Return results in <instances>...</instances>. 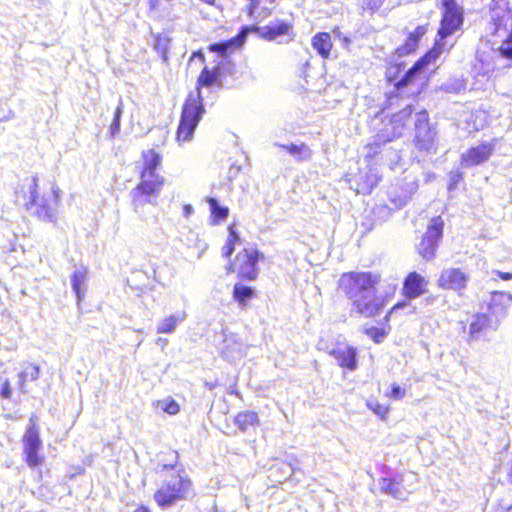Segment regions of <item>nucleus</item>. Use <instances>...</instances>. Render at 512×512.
Wrapping results in <instances>:
<instances>
[{
	"label": "nucleus",
	"mask_w": 512,
	"mask_h": 512,
	"mask_svg": "<svg viewBox=\"0 0 512 512\" xmlns=\"http://www.w3.org/2000/svg\"><path fill=\"white\" fill-rule=\"evenodd\" d=\"M381 274L374 271L351 270L343 272L336 282V292L350 302L352 313L361 318L374 319L385 309L388 298L378 294Z\"/></svg>",
	"instance_id": "obj_1"
},
{
	"label": "nucleus",
	"mask_w": 512,
	"mask_h": 512,
	"mask_svg": "<svg viewBox=\"0 0 512 512\" xmlns=\"http://www.w3.org/2000/svg\"><path fill=\"white\" fill-rule=\"evenodd\" d=\"M223 86V73L221 62L213 67L205 65L200 71L194 91L188 93L181 110L180 121L176 130L178 143L188 142L205 113L202 88H221Z\"/></svg>",
	"instance_id": "obj_2"
},
{
	"label": "nucleus",
	"mask_w": 512,
	"mask_h": 512,
	"mask_svg": "<svg viewBox=\"0 0 512 512\" xmlns=\"http://www.w3.org/2000/svg\"><path fill=\"white\" fill-rule=\"evenodd\" d=\"M443 46V43L435 42L407 70H405L404 62L389 63L385 70L386 82L392 85L398 93L414 89L417 94H420L429 82L430 74L427 71V67L438 59L443 51Z\"/></svg>",
	"instance_id": "obj_3"
},
{
	"label": "nucleus",
	"mask_w": 512,
	"mask_h": 512,
	"mask_svg": "<svg viewBox=\"0 0 512 512\" xmlns=\"http://www.w3.org/2000/svg\"><path fill=\"white\" fill-rule=\"evenodd\" d=\"M140 160L139 181L131 191V203L135 212H139L145 204H156L166 184L165 177L158 171L163 161L160 152L154 148L143 150Z\"/></svg>",
	"instance_id": "obj_4"
},
{
	"label": "nucleus",
	"mask_w": 512,
	"mask_h": 512,
	"mask_svg": "<svg viewBox=\"0 0 512 512\" xmlns=\"http://www.w3.org/2000/svg\"><path fill=\"white\" fill-rule=\"evenodd\" d=\"M16 199L17 201L22 200L26 210L34 208V214L38 219L52 221L60 203V189L53 187L48 195H40L38 176L35 174L27 178L16 191Z\"/></svg>",
	"instance_id": "obj_5"
},
{
	"label": "nucleus",
	"mask_w": 512,
	"mask_h": 512,
	"mask_svg": "<svg viewBox=\"0 0 512 512\" xmlns=\"http://www.w3.org/2000/svg\"><path fill=\"white\" fill-rule=\"evenodd\" d=\"M192 491V479L183 471L176 472L162 480L153 494V499L158 507L164 509L186 500Z\"/></svg>",
	"instance_id": "obj_6"
},
{
	"label": "nucleus",
	"mask_w": 512,
	"mask_h": 512,
	"mask_svg": "<svg viewBox=\"0 0 512 512\" xmlns=\"http://www.w3.org/2000/svg\"><path fill=\"white\" fill-rule=\"evenodd\" d=\"M264 259V254L256 247H245L227 264V273H236L240 281H255L259 276L258 262Z\"/></svg>",
	"instance_id": "obj_7"
},
{
	"label": "nucleus",
	"mask_w": 512,
	"mask_h": 512,
	"mask_svg": "<svg viewBox=\"0 0 512 512\" xmlns=\"http://www.w3.org/2000/svg\"><path fill=\"white\" fill-rule=\"evenodd\" d=\"M439 8L441 9V19L437 35L444 40L462 29L465 13L457 0H440Z\"/></svg>",
	"instance_id": "obj_8"
},
{
	"label": "nucleus",
	"mask_w": 512,
	"mask_h": 512,
	"mask_svg": "<svg viewBox=\"0 0 512 512\" xmlns=\"http://www.w3.org/2000/svg\"><path fill=\"white\" fill-rule=\"evenodd\" d=\"M443 232L444 220L441 216L433 217L417 245V253L422 259L431 261L436 257L438 247L443 238Z\"/></svg>",
	"instance_id": "obj_9"
},
{
	"label": "nucleus",
	"mask_w": 512,
	"mask_h": 512,
	"mask_svg": "<svg viewBox=\"0 0 512 512\" xmlns=\"http://www.w3.org/2000/svg\"><path fill=\"white\" fill-rule=\"evenodd\" d=\"M414 108L412 105H406L401 110L386 116L382 119V128L380 132L386 136V140L391 142L402 137L410 128Z\"/></svg>",
	"instance_id": "obj_10"
},
{
	"label": "nucleus",
	"mask_w": 512,
	"mask_h": 512,
	"mask_svg": "<svg viewBox=\"0 0 512 512\" xmlns=\"http://www.w3.org/2000/svg\"><path fill=\"white\" fill-rule=\"evenodd\" d=\"M35 418V416L30 417V424L27 427L26 433L22 439L25 456L24 459L30 468L40 467L44 462V457L39 454L42 441L40 439Z\"/></svg>",
	"instance_id": "obj_11"
},
{
	"label": "nucleus",
	"mask_w": 512,
	"mask_h": 512,
	"mask_svg": "<svg viewBox=\"0 0 512 512\" xmlns=\"http://www.w3.org/2000/svg\"><path fill=\"white\" fill-rule=\"evenodd\" d=\"M414 127L416 148L420 151L430 150L434 144L436 132L429 124V114L425 109L415 113Z\"/></svg>",
	"instance_id": "obj_12"
},
{
	"label": "nucleus",
	"mask_w": 512,
	"mask_h": 512,
	"mask_svg": "<svg viewBox=\"0 0 512 512\" xmlns=\"http://www.w3.org/2000/svg\"><path fill=\"white\" fill-rule=\"evenodd\" d=\"M490 14V29L494 36L507 31L508 20L511 17L512 7L509 0H491L488 5Z\"/></svg>",
	"instance_id": "obj_13"
},
{
	"label": "nucleus",
	"mask_w": 512,
	"mask_h": 512,
	"mask_svg": "<svg viewBox=\"0 0 512 512\" xmlns=\"http://www.w3.org/2000/svg\"><path fill=\"white\" fill-rule=\"evenodd\" d=\"M496 143L497 140L493 139L468 148L460 156V165L464 168H471L487 162L494 154Z\"/></svg>",
	"instance_id": "obj_14"
},
{
	"label": "nucleus",
	"mask_w": 512,
	"mask_h": 512,
	"mask_svg": "<svg viewBox=\"0 0 512 512\" xmlns=\"http://www.w3.org/2000/svg\"><path fill=\"white\" fill-rule=\"evenodd\" d=\"M469 277L459 268H448L443 270L437 279V286L443 290L456 291L462 294L468 285Z\"/></svg>",
	"instance_id": "obj_15"
},
{
	"label": "nucleus",
	"mask_w": 512,
	"mask_h": 512,
	"mask_svg": "<svg viewBox=\"0 0 512 512\" xmlns=\"http://www.w3.org/2000/svg\"><path fill=\"white\" fill-rule=\"evenodd\" d=\"M498 325L495 324L489 314L484 312L475 313L469 323L467 341L474 342L485 338L491 331H496Z\"/></svg>",
	"instance_id": "obj_16"
},
{
	"label": "nucleus",
	"mask_w": 512,
	"mask_h": 512,
	"mask_svg": "<svg viewBox=\"0 0 512 512\" xmlns=\"http://www.w3.org/2000/svg\"><path fill=\"white\" fill-rule=\"evenodd\" d=\"M339 365L340 368L348 371H354L358 366V351L357 348L344 343L336 342L334 347L329 351Z\"/></svg>",
	"instance_id": "obj_17"
},
{
	"label": "nucleus",
	"mask_w": 512,
	"mask_h": 512,
	"mask_svg": "<svg viewBox=\"0 0 512 512\" xmlns=\"http://www.w3.org/2000/svg\"><path fill=\"white\" fill-rule=\"evenodd\" d=\"M512 305V294L502 291H494L488 303V312L495 324L499 325L500 319L505 317Z\"/></svg>",
	"instance_id": "obj_18"
},
{
	"label": "nucleus",
	"mask_w": 512,
	"mask_h": 512,
	"mask_svg": "<svg viewBox=\"0 0 512 512\" xmlns=\"http://www.w3.org/2000/svg\"><path fill=\"white\" fill-rule=\"evenodd\" d=\"M427 291L426 279L416 271L409 272L403 281L402 294L407 299H415Z\"/></svg>",
	"instance_id": "obj_19"
},
{
	"label": "nucleus",
	"mask_w": 512,
	"mask_h": 512,
	"mask_svg": "<svg viewBox=\"0 0 512 512\" xmlns=\"http://www.w3.org/2000/svg\"><path fill=\"white\" fill-rule=\"evenodd\" d=\"M350 181L357 194L368 195L379 184L381 176L374 172L359 171Z\"/></svg>",
	"instance_id": "obj_20"
},
{
	"label": "nucleus",
	"mask_w": 512,
	"mask_h": 512,
	"mask_svg": "<svg viewBox=\"0 0 512 512\" xmlns=\"http://www.w3.org/2000/svg\"><path fill=\"white\" fill-rule=\"evenodd\" d=\"M264 29L262 39L269 42L275 41L279 37L287 36L290 39H293L295 36L293 23L284 20L271 22L264 26Z\"/></svg>",
	"instance_id": "obj_21"
},
{
	"label": "nucleus",
	"mask_w": 512,
	"mask_h": 512,
	"mask_svg": "<svg viewBox=\"0 0 512 512\" xmlns=\"http://www.w3.org/2000/svg\"><path fill=\"white\" fill-rule=\"evenodd\" d=\"M427 28L424 25L417 26L412 32H410L403 44L397 48V53L402 55H408L414 53L422 37L426 34Z\"/></svg>",
	"instance_id": "obj_22"
},
{
	"label": "nucleus",
	"mask_w": 512,
	"mask_h": 512,
	"mask_svg": "<svg viewBox=\"0 0 512 512\" xmlns=\"http://www.w3.org/2000/svg\"><path fill=\"white\" fill-rule=\"evenodd\" d=\"M234 424L243 433L260 425L259 415L253 410L238 412L234 417Z\"/></svg>",
	"instance_id": "obj_23"
},
{
	"label": "nucleus",
	"mask_w": 512,
	"mask_h": 512,
	"mask_svg": "<svg viewBox=\"0 0 512 512\" xmlns=\"http://www.w3.org/2000/svg\"><path fill=\"white\" fill-rule=\"evenodd\" d=\"M311 44L323 59L330 57L333 49V42L331 35L328 32L316 33L311 40Z\"/></svg>",
	"instance_id": "obj_24"
},
{
	"label": "nucleus",
	"mask_w": 512,
	"mask_h": 512,
	"mask_svg": "<svg viewBox=\"0 0 512 512\" xmlns=\"http://www.w3.org/2000/svg\"><path fill=\"white\" fill-rule=\"evenodd\" d=\"M257 293L251 286L244 285L240 282L236 283L232 290L234 301L242 308L249 306L252 299L256 298Z\"/></svg>",
	"instance_id": "obj_25"
},
{
	"label": "nucleus",
	"mask_w": 512,
	"mask_h": 512,
	"mask_svg": "<svg viewBox=\"0 0 512 512\" xmlns=\"http://www.w3.org/2000/svg\"><path fill=\"white\" fill-rule=\"evenodd\" d=\"M171 38L165 33H156L153 35V48L166 62L170 50Z\"/></svg>",
	"instance_id": "obj_26"
},
{
	"label": "nucleus",
	"mask_w": 512,
	"mask_h": 512,
	"mask_svg": "<svg viewBox=\"0 0 512 512\" xmlns=\"http://www.w3.org/2000/svg\"><path fill=\"white\" fill-rule=\"evenodd\" d=\"M211 211V223L217 225L225 221L229 215V209L226 206H220L213 197L207 199Z\"/></svg>",
	"instance_id": "obj_27"
},
{
	"label": "nucleus",
	"mask_w": 512,
	"mask_h": 512,
	"mask_svg": "<svg viewBox=\"0 0 512 512\" xmlns=\"http://www.w3.org/2000/svg\"><path fill=\"white\" fill-rule=\"evenodd\" d=\"M238 48H241V46L235 36L223 42L212 43L207 47L210 52L217 53L221 56H225L227 53Z\"/></svg>",
	"instance_id": "obj_28"
},
{
	"label": "nucleus",
	"mask_w": 512,
	"mask_h": 512,
	"mask_svg": "<svg viewBox=\"0 0 512 512\" xmlns=\"http://www.w3.org/2000/svg\"><path fill=\"white\" fill-rule=\"evenodd\" d=\"M391 142L390 140H386V136H384L380 131L374 136L373 141L368 142L365 145V149L367 150L366 159H373L377 155H379L381 148Z\"/></svg>",
	"instance_id": "obj_29"
},
{
	"label": "nucleus",
	"mask_w": 512,
	"mask_h": 512,
	"mask_svg": "<svg viewBox=\"0 0 512 512\" xmlns=\"http://www.w3.org/2000/svg\"><path fill=\"white\" fill-rule=\"evenodd\" d=\"M262 0H249L245 7V12L250 18H267L272 14V10L261 7Z\"/></svg>",
	"instance_id": "obj_30"
},
{
	"label": "nucleus",
	"mask_w": 512,
	"mask_h": 512,
	"mask_svg": "<svg viewBox=\"0 0 512 512\" xmlns=\"http://www.w3.org/2000/svg\"><path fill=\"white\" fill-rule=\"evenodd\" d=\"M240 243V236L232 225L228 227V237L222 247V256L229 259L235 251L236 245Z\"/></svg>",
	"instance_id": "obj_31"
},
{
	"label": "nucleus",
	"mask_w": 512,
	"mask_h": 512,
	"mask_svg": "<svg viewBox=\"0 0 512 512\" xmlns=\"http://www.w3.org/2000/svg\"><path fill=\"white\" fill-rule=\"evenodd\" d=\"M381 491L393 497H398L401 493L402 478L384 477L380 480Z\"/></svg>",
	"instance_id": "obj_32"
},
{
	"label": "nucleus",
	"mask_w": 512,
	"mask_h": 512,
	"mask_svg": "<svg viewBox=\"0 0 512 512\" xmlns=\"http://www.w3.org/2000/svg\"><path fill=\"white\" fill-rule=\"evenodd\" d=\"M391 327L389 323L383 321L381 327L371 326L364 329V334L367 335L374 343H381L389 334Z\"/></svg>",
	"instance_id": "obj_33"
},
{
	"label": "nucleus",
	"mask_w": 512,
	"mask_h": 512,
	"mask_svg": "<svg viewBox=\"0 0 512 512\" xmlns=\"http://www.w3.org/2000/svg\"><path fill=\"white\" fill-rule=\"evenodd\" d=\"M185 318V313L170 315L163 319L161 324L157 327L158 334H169L172 333L177 325L183 321Z\"/></svg>",
	"instance_id": "obj_34"
},
{
	"label": "nucleus",
	"mask_w": 512,
	"mask_h": 512,
	"mask_svg": "<svg viewBox=\"0 0 512 512\" xmlns=\"http://www.w3.org/2000/svg\"><path fill=\"white\" fill-rule=\"evenodd\" d=\"M281 147L289 154L296 156L299 160H306L310 157L311 151L305 144H287Z\"/></svg>",
	"instance_id": "obj_35"
},
{
	"label": "nucleus",
	"mask_w": 512,
	"mask_h": 512,
	"mask_svg": "<svg viewBox=\"0 0 512 512\" xmlns=\"http://www.w3.org/2000/svg\"><path fill=\"white\" fill-rule=\"evenodd\" d=\"M497 52L502 58L512 61V26L507 32L505 38L501 41V44L498 46Z\"/></svg>",
	"instance_id": "obj_36"
},
{
	"label": "nucleus",
	"mask_w": 512,
	"mask_h": 512,
	"mask_svg": "<svg viewBox=\"0 0 512 512\" xmlns=\"http://www.w3.org/2000/svg\"><path fill=\"white\" fill-rule=\"evenodd\" d=\"M264 30H265L264 26H262V27L258 26V25L243 26L239 30L238 34L235 37L238 40L240 46L242 47L245 44L247 35L249 33H255L262 39V35H264Z\"/></svg>",
	"instance_id": "obj_37"
},
{
	"label": "nucleus",
	"mask_w": 512,
	"mask_h": 512,
	"mask_svg": "<svg viewBox=\"0 0 512 512\" xmlns=\"http://www.w3.org/2000/svg\"><path fill=\"white\" fill-rule=\"evenodd\" d=\"M366 405L380 419L386 420L388 418L390 411V407L388 405L382 404L376 399L367 401Z\"/></svg>",
	"instance_id": "obj_38"
},
{
	"label": "nucleus",
	"mask_w": 512,
	"mask_h": 512,
	"mask_svg": "<svg viewBox=\"0 0 512 512\" xmlns=\"http://www.w3.org/2000/svg\"><path fill=\"white\" fill-rule=\"evenodd\" d=\"M86 276H87V273L86 271H75L73 274H72V287H73V290L78 298V300H81L82 299V284L84 283L85 279H86Z\"/></svg>",
	"instance_id": "obj_39"
},
{
	"label": "nucleus",
	"mask_w": 512,
	"mask_h": 512,
	"mask_svg": "<svg viewBox=\"0 0 512 512\" xmlns=\"http://www.w3.org/2000/svg\"><path fill=\"white\" fill-rule=\"evenodd\" d=\"M40 370L36 364L28 365L23 372L20 373V385H24L27 380H36L39 377Z\"/></svg>",
	"instance_id": "obj_40"
},
{
	"label": "nucleus",
	"mask_w": 512,
	"mask_h": 512,
	"mask_svg": "<svg viewBox=\"0 0 512 512\" xmlns=\"http://www.w3.org/2000/svg\"><path fill=\"white\" fill-rule=\"evenodd\" d=\"M123 113V107L122 105L117 106V108L114 111L113 119L109 125V133L111 137H114L118 134L120 130V120Z\"/></svg>",
	"instance_id": "obj_41"
},
{
	"label": "nucleus",
	"mask_w": 512,
	"mask_h": 512,
	"mask_svg": "<svg viewBox=\"0 0 512 512\" xmlns=\"http://www.w3.org/2000/svg\"><path fill=\"white\" fill-rule=\"evenodd\" d=\"M406 396V388L397 383H392L390 390L385 393V397L390 400H401Z\"/></svg>",
	"instance_id": "obj_42"
},
{
	"label": "nucleus",
	"mask_w": 512,
	"mask_h": 512,
	"mask_svg": "<svg viewBox=\"0 0 512 512\" xmlns=\"http://www.w3.org/2000/svg\"><path fill=\"white\" fill-rule=\"evenodd\" d=\"M161 404L162 410L169 415H176L180 411L179 404L173 398H168Z\"/></svg>",
	"instance_id": "obj_43"
},
{
	"label": "nucleus",
	"mask_w": 512,
	"mask_h": 512,
	"mask_svg": "<svg viewBox=\"0 0 512 512\" xmlns=\"http://www.w3.org/2000/svg\"><path fill=\"white\" fill-rule=\"evenodd\" d=\"M409 299L406 298V300H401L395 303L385 314L384 316V322L389 323L393 314H395L398 310L405 308L409 302Z\"/></svg>",
	"instance_id": "obj_44"
},
{
	"label": "nucleus",
	"mask_w": 512,
	"mask_h": 512,
	"mask_svg": "<svg viewBox=\"0 0 512 512\" xmlns=\"http://www.w3.org/2000/svg\"><path fill=\"white\" fill-rule=\"evenodd\" d=\"M12 396V387L9 380L3 381L0 389V397L3 399H10Z\"/></svg>",
	"instance_id": "obj_45"
},
{
	"label": "nucleus",
	"mask_w": 512,
	"mask_h": 512,
	"mask_svg": "<svg viewBox=\"0 0 512 512\" xmlns=\"http://www.w3.org/2000/svg\"><path fill=\"white\" fill-rule=\"evenodd\" d=\"M495 275L501 280H512V273L510 272H502V271H494Z\"/></svg>",
	"instance_id": "obj_46"
},
{
	"label": "nucleus",
	"mask_w": 512,
	"mask_h": 512,
	"mask_svg": "<svg viewBox=\"0 0 512 512\" xmlns=\"http://www.w3.org/2000/svg\"><path fill=\"white\" fill-rule=\"evenodd\" d=\"M197 58L202 62H205V55L201 50L194 51L191 55V59Z\"/></svg>",
	"instance_id": "obj_47"
},
{
	"label": "nucleus",
	"mask_w": 512,
	"mask_h": 512,
	"mask_svg": "<svg viewBox=\"0 0 512 512\" xmlns=\"http://www.w3.org/2000/svg\"><path fill=\"white\" fill-rule=\"evenodd\" d=\"M133 512H152L151 509L147 506V505H144V504H139L134 510Z\"/></svg>",
	"instance_id": "obj_48"
},
{
	"label": "nucleus",
	"mask_w": 512,
	"mask_h": 512,
	"mask_svg": "<svg viewBox=\"0 0 512 512\" xmlns=\"http://www.w3.org/2000/svg\"><path fill=\"white\" fill-rule=\"evenodd\" d=\"M175 459H178L177 452H175ZM176 464H177V460H175V463H173V464H163L162 465V470L174 469Z\"/></svg>",
	"instance_id": "obj_49"
},
{
	"label": "nucleus",
	"mask_w": 512,
	"mask_h": 512,
	"mask_svg": "<svg viewBox=\"0 0 512 512\" xmlns=\"http://www.w3.org/2000/svg\"><path fill=\"white\" fill-rule=\"evenodd\" d=\"M200 1L207 5H210V6L215 5V2H216V0H200Z\"/></svg>",
	"instance_id": "obj_50"
},
{
	"label": "nucleus",
	"mask_w": 512,
	"mask_h": 512,
	"mask_svg": "<svg viewBox=\"0 0 512 512\" xmlns=\"http://www.w3.org/2000/svg\"><path fill=\"white\" fill-rule=\"evenodd\" d=\"M454 177H455V178H454V182L456 183L457 181H459V180L462 178V175H461V173H456V174L454 175Z\"/></svg>",
	"instance_id": "obj_51"
},
{
	"label": "nucleus",
	"mask_w": 512,
	"mask_h": 512,
	"mask_svg": "<svg viewBox=\"0 0 512 512\" xmlns=\"http://www.w3.org/2000/svg\"><path fill=\"white\" fill-rule=\"evenodd\" d=\"M192 211L191 206H186V212L189 214Z\"/></svg>",
	"instance_id": "obj_52"
},
{
	"label": "nucleus",
	"mask_w": 512,
	"mask_h": 512,
	"mask_svg": "<svg viewBox=\"0 0 512 512\" xmlns=\"http://www.w3.org/2000/svg\"><path fill=\"white\" fill-rule=\"evenodd\" d=\"M271 2H274L275 0H270Z\"/></svg>",
	"instance_id": "obj_53"
}]
</instances>
